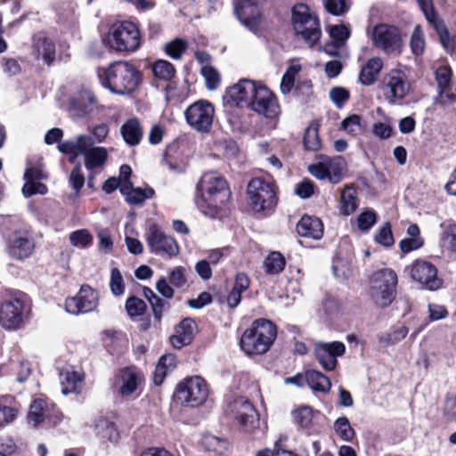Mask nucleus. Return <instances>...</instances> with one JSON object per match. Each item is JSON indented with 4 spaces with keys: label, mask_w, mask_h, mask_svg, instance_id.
Listing matches in <instances>:
<instances>
[{
    "label": "nucleus",
    "mask_w": 456,
    "mask_h": 456,
    "mask_svg": "<svg viewBox=\"0 0 456 456\" xmlns=\"http://www.w3.org/2000/svg\"><path fill=\"white\" fill-rule=\"evenodd\" d=\"M226 180L216 172H206L197 183L195 202L206 216L214 217L230 199Z\"/></svg>",
    "instance_id": "1"
},
{
    "label": "nucleus",
    "mask_w": 456,
    "mask_h": 456,
    "mask_svg": "<svg viewBox=\"0 0 456 456\" xmlns=\"http://www.w3.org/2000/svg\"><path fill=\"white\" fill-rule=\"evenodd\" d=\"M98 77L103 87L118 95L130 94L141 83V72L127 61H114L107 68L100 69Z\"/></svg>",
    "instance_id": "2"
},
{
    "label": "nucleus",
    "mask_w": 456,
    "mask_h": 456,
    "mask_svg": "<svg viewBox=\"0 0 456 456\" xmlns=\"http://www.w3.org/2000/svg\"><path fill=\"white\" fill-rule=\"evenodd\" d=\"M94 141L90 134H79L76 137L59 142L58 150L63 154L69 155V161L75 163L79 155L85 157V166L87 169L101 167L107 159L108 152L103 147H93Z\"/></svg>",
    "instance_id": "3"
},
{
    "label": "nucleus",
    "mask_w": 456,
    "mask_h": 456,
    "mask_svg": "<svg viewBox=\"0 0 456 456\" xmlns=\"http://www.w3.org/2000/svg\"><path fill=\"white\" fill-rule=\"evenodd\" d=\"M277 337L275 324L264 318L255 320L240 338V347L248 355L265 354Z\"/></svg>",
    "instance_id": "4"
},
{
    "label": "nucleus",
    "mask_w": 456,
    "mask_h": 456,
    "mask_svg": "<svg viewBox=\"0 0 456 456\" xmlns=\"http://www.w3.org/2000/svg\"><path fill=\"white\" fill-rule=\"evenodd\" d=\"M379 89L390 105H402L413 92V80L401 69H392L382 77Z\"/></svg>",
    "instance_id": "5"
},
{
    "label": "nucleus",
    "mask_w": 456,
    "mask_h": 456,
    "mask_svg": "<svg viewBox=\"0 0 456 456\" xmlns=\"http://www.w3.org/2000/svg\"><path fill=\"white\" fill-rule=\"evenodd\" d=\"M105 45L118 53L135 52L141 45V35L137 26L130 21L112 24L103 38Z\"/></svg>",
    "instance_id": "6"
},
{
    "label": "nucleus",
    "mask_w": 456,
    "mask_h": 456,
    "mask_svg": "<svg viewBox=\"0 0 456 456\" xmlns=\"http://www.w3.org/2000/svg\"><path fill=\"white\" fill-rule=\"evenodd\" d=\"M292 26L297 36L313 47L321 38L322 29L318 17L305 4H297L292 8Z\"/></svg>",
    "instance_id": "7"
},
{
    "label": "nucleus",
    "mask_w": 456,
    "mask_h": 456,
    "mask_svg": "<svg viewBox=\"0 0 456 456\" xmlns=\"http://www.w3.org/2000/svg\"><path fill=\"white\" fill-rule=\"evenodd\" d=\"M397 275L395 271L384 268L376 271L370 278V294L379 307L388 306L395 299Z\"/></svg>",
    "instance_id": "8"
},
{
    "label": "nucleus",
    "mask_w": 456,
    "mask_h": 456,
    "mask_svg": "<svg viewBox=\"0 0 456 456\" xmlns=\"http://www.w3.org/2000/svg\"><path fill=\"white\" fill-rule=\"evenodd\" d=\"M247 192L249 203L256 212L272 210L277 204L276 186L271 178L251 179Z\"/></svg>",
    "instance_id": "9"
},
{
    "label": "nucleus",
    "mask_w": 456,
    "mask_h": 456,
    "mask_svg": "<svg viewBox=\"0 0 456 456\" xmlns=\"http://www.w3.org/2000/svg\"><path fill=\"white\" fill-rule=\"evenodd\" d=\"M208 396L207 382L200 376L183 379L176 385L174 394L175 399L186 407H198L206 402Z\"/></svg>",
    "instance_id": "10"
},
{
    "label": "nucleus",
    "mask_w": 456,
    "mask_h": 456,
    "mask_svg": "<svg viewBox=\"0 0 456 456\" xmlns=\"http://www.w3.org/2000/svg\"><path fill=\"white\" fill-rule=\"evenodd\" d=\"M373 45L387 54H400L403 48V39L400 29L390 24L376 25L370 34Z\"/></svg>",
    "instance_id": "11"
},
{
    "label": "nucleus",
    "mask_w": 456,
    "mask_h": 456,
    "mask_svg": "<svg viewBox=\"0 0 456 456\" xmlns=\"http://www.w3.org/2000/svg\"><path fill=\"white\" fill-rule=\"evenodd\" d=\"M405 272L415 282L428 290H437L443 286L436 266L429 261L418 258L405 267Z\"/></svg>",
    "instance_id": "12"
},
{
    "label": "nucleus",
    "mask_w": 456,
    "mask_h": 456,
    "mask_svg": "<svg viewBox=\"0 0 456 456\" xmlns=\"http://www.w3.org/2000/svg\"><path fill=\"white\" fill-rule=\"evenodd\" d=\"M145 240L150 251L155 255L172 257L179 253V247L175 239L154 223L148 226Z\"/></svg>",
    "instance_id": "13"
},
{
    "label": "nucleus",
    "mask_w": 456,
    "mask_h": 456,
    "mask_svg": "<svg viewBox=\"0 0 456 456\" xmlns=\"http://www.w3.org/2000/svg\"><path fill=\"white\" fill-rule=\"evenodd\" d=\"M215 108L206 100H199L191 104L184 111L188 125L200 133H208L213 124Z\"/></svg>",
    "instance_id": "14"
},
{
    "label": "nucleus",
    "mask_w": 456,
    "mask_h": 456,
    "mask_svg": "<svg viewBox=\"0 0 456 456\" xmlns=\"http://www.w3.org/2000/svg\"><path fill=\"white\" fill-rule=\"evenodd\" d=\"M248 109L267 119H274L281 113L276 95L262 84L258 87Z\"/></svg>",
    "instance_id": "15"
},
{
    "label": "nucleus",
    "mask_w": 456,
    "mask_h": 456,
    "mask_svg": "<svg viewBox=\"0 0 456 456\" xmlns=\"http://www.w3.org/2000/svg\"><path fill=\"white\" fill-rule=\"evenodd\" d=\"M417 1L428 23L436 30L443 46L451 54L456 53V37H450L444 21L438 18L435 12L432 0Z\"/></svg>",
    "instance_id": "16"
},
{
    "label": "nucleus",
    "mask_w": 456,
    "mask_h": 456,
    "mask_svg": "<svg viewBox=\"0 0 456 456\" xmlns=\"http://www.w3.org/2000/svg\"><path fill=\"white\" fill-rule=\"evenodd\" d=\"M346 353V346L340 341L318 342L314 345V355L322 368L332 371L338 365V357Z\"/></svg>",
    "instance_id": "17"
},
{
    "label": "nucleus",
    "mask_w": 456,
    "mask_h": 456,
    "mask_svg": "<svg viewBox=\"0 0 456 456\" xmlns=\"http://www.w3.org/2000/svg\"><path fill=\"white\" fill-rule=\"evenodd\" d=\"M98 305V295L88 285H82L77 296L66 299L65 309L72 314L94 311Z\"/></svg>",
    "instance_id": "18"
},
{
    "label": "nucleus",
    "mask_w": 456,
    "mask_h": 456,
    "mask_svg": "<svg viewBox=\"0 0 456 456\" xmlns=\"http://www.w3.org/2000/svg\"><path fill=\"white\" fill-rule=\"evenodd\" d=\"M24 305L21 300L11 297L0 304V325L5 330H17L23 321Z\"/></svg>",
    "instance_id": "19"
},
{
    "label": "nucleus",
    "mask_w": 456,
    "mask_h": 456,
    "mask_svg": "<svg viewBox=\"0 0 456 456\" xmlns=\"http://www.w3.org/2000/svg\"><path fill=\"white\" fill-rule=\"evenodd\" d=\"M260 86L253 80L241 79L227 90L226 96L236 106L248 108Z\"/></svg>",
    "instance_id": "20"
},
{
    "label": "nucleus",
    "mask_w": 456,
    "mask_h": 456,
    "mask_svg": "<svg viewBox=\"0 0 456 456\" xmlns=\"http://www.w3.org/2000/svg\"><path fill=\"white\" fill-rule=\"evenodd\" d=\"M259 3L260 0H240L234 7L237 18L245 27L255 33L258 29L261 19Z\"/></svg>",
    "instance_id": "21"
},
{
    "label": "nucleus",
    "mask_w": 456,
    "mask_h": 456,
    "mask_svg": "<svg viewBox=\"0 0 456 456\" xmlns=\"http://www.w3.org/2000/svg\"><path fill=\"white\" fill-rule=\"evenodd\" d=\"M232 411L235 419L244 431L251 432L258 427V414L249 401L244 398L236 399L233 402Z\"/></svg>",
    "instance_id": "22"
},
{
    "label": "nucleus",
    "mask_w": 456,
    "mask_h": 456,
    "mask_svg": "<svg viewBox=\"0 0 456 456\" xmlns=\"http://www.w3.org/2000/svg\"><path fill=\"white\" fill-rule=\"evenodd\" d=\"M319 162L310 165L308 171L319 180L329 179L332 183H338L342 177V170L336 159L320 155Z\"/></svg>",
    "instance_id": "23"
},
{
    "label": "nucleus",
    "mask_w": 456,
    "mask_h": 456,
    "mask_svg": "<svg viewBox=\"0 0 456 456\" xmlns=\"http://www.w3.org/2000/svg\"><path fill=\"white\" fill-rule=\"evenodd\" d=\"M35 248V243L28 232L16 231L8 239L7 252L14 259L22 260L28 257Z\"/></svg>",
    "instance_id": "24"
},
{
    "label": "nucleus",
    "mask_w": 456,
    "mask_h": 456,
    "mask_svg": "<svg viewBox=\"0 0 456 456\" xmlns=\"http://www.w3.org/2000/svg\"><path fill=\"white\" fill-rule=\"evenodd\" d=\"M143 380L142 375L134 368H125L117 375L118 393L122 397H130L135 394Z\"/></svg>",
    "instance_id": "25"
},
{
    "label": "nucleus",
    "mask_w": 456,
    "mask_h": 456,
    "mask_svg": "<svg viewBox=\"0 0 456 456\" xmlns=\"http://www.w3.org/2000/svg\"><path fill=\"white\" fill-rule=\"evenodd\" d=\"M32 54L37 60H42L45 64L51 65L56 56L54 42L41 33L36 35L32 41Z\"/></svg>",
    "instance_id": "26"
},
{
    "label": "nucleus",
    "mask_w": 456,
    "mask_h": 456,
    "mask_svg": "<svg viewBox=\"0 0 456 456\" xmlns=\"http://www.w3.org/2000/svg\"><path fill=\"white\" fill-rule=\"evenodd\" d=\"M318 414V411L306 405H302L291 411L293 423L308 436L315 432V418Z\"/></svg>",
    "instance_id": "27"
},
{
    "label": "nucleus",
    "mask_w": 456,
    "mask_h": 456,
    "mask_svg": "<svg viewBox=\"0 0 456 456\" xmlns=\"http://www.w3.org/2000/svg\"><path fill=\"white\" fill-rule=\"evenodd\" d=\"M85 375L82 370L66 368L60 372L61 392L64 395L79 394L84 387Z\"/></svg>",
    "instance_id": "28"
},
{
    "label": "nucleus",
    "mask_w": 456,
    "mask_h": 456,
    "mask_svg": "<svg viewBox=\"0 0 456 456\" xmlns=\"http://www.w3.org/2000/svg\"><path fill=\"white\" fill-rule=\"evenodd\" d=\"M196 324L191 318H185L176 326L175 334L171 336L170 342L175 348H182L191 343L194 338Z\"/></svg>",
    "instance_id": "29"
},
{
    "label": "nucleus",
    "mask_w": 456,
    "mask_h": 456,
    "mask_svg": "<svg viewBox=\"0 0 456 456\" xmlns=\"http://www.w3.org/2000/svg\"><path fill=\"white\" fill-rule=\"evenodd\" d=\"M71 106L77 116L86 117L99 108L98 100L90 90H82L72 100Z\"/></svg>",
    "instance_id": "30"
},
{
    "label": "nucleus",
    "mask_w": 456,
    "mask_h": 456,
    "mask_svg": "<svg viewBox=\"0 0 456 456\" xmlns=\"http://www.w3.org/2000/svg\"><path fill=\"white\" fill-rule=\"evenodd\" d=\"M297 232L302 237L320 240L323 236V224L318 217L305 215L297 224Z\"/></svg>",
    "instance_id": "31"
},
{
    "label": "nucleus",
    "mask_w": 456,
    "mask_h": 456,
    "mask_svg": "<svg viewBox=\"0 0 456 456\" xmlns=\"http://www.w3.org/2000/svg\"><path fill=\"white\" fill-rule=\"evenodd\" d=\"M120 133L128 145L136 146L142 139L143 128L137 118H131L122 125Z\"/></svg>",
    "instance_id": "32"
},
{
    "label": "nucleus",
    "mask_w": 456,
    "mask_h": 456,
    "mask_svg": "<svg viewBox=\"0 0 456 456\" xmlns=\"http://www.w3.org/2000/svg\"><path fill=\"white\" fill-rule=\"evenodd\" d=\"M120 192L125 196L127 203L131 205L142 204L146 200L151 199L154 195L152 188H134L131 182H126L120 186Z\"/></svg>",
    "instance_id": "33"
},
{
    "label": "nucleus",
    "mask_w": 456,
    "mask_h": 456,
    "mask_svg": "<svg viewBox=\"0 0 456 456\" xmlns=\"http://www.w3.org/2000/svg\"><path fill=\"white\" fill-rule=\"evenodd\" d=\"M382 68L383 61L381 58L373 57L370 59L360 71L359 81L364 86L373 85Z\"/></svg>",
    "instance_id": "34"
},
{
    "label": "nucleus",
    "mask_w": 456,
    "mask_h": 456,
    "mask_svg": "<svg viewBox=\"0 0 456 456\" xmlns=\"http://www.w3.org/2000/svg\"><path fill=\"white\" fill-rule=\"evenodd\" d=\"M47 419H51L48 403L43 399L34 400L28 415V423L37 427Z\"/></svg>",
    "instance_id": "35"
},
{
    "label": "nucleus",
    "mask_w": 456,
    "mask_h": 456,
    "mask_svg": "<svg viewBox=\"0 0 456 456\" xmlns=\"http://www.w3.org/2000/svg\"><path fill=\"white\" fill-rule=\"evenodd\" d=\"M94 433L103 443L116 442L119 436L115 424L105 418H100L95 421Z\"/></svg>",
    "instance_id": "36"
},
{
    "label": "nucleus",
    "mask_w": 456,
    "mask_h": 456,
    "mask_svg": "<svg viewBox=\"0 0 456 456\" xmlns=\"http://www.w3.org/2000/svg\"><path fill=\"white\" fill-rule=\"evenodd\" d=\"M307 385L315 392L328 393L331 383L330 379L322 372L314 370H307L305 374Z\"/></svg>",
    "instance_id": "37"
},
{
    "label": "nucleus",
    "mask_w": 456,
    "mask_h": 456,
    "mask_svg": "<svg viewBox=\"0 0 456 456\" xmlns=\"http://www.w3.org/2000/svg\"><path fill=\"white\" fill-rule=\"evenodd\" d=\"M357 208L358 199L355 189L352 186H346L340 196V214L343 216H350Z\"/></svg>",
    "instance_id": "38"
},
{
    "label": "nucleus",
    "mask_w": 456,
    "mask_h": 456,
    "mask_svg": "<svg viewBox=\"0 0 456 456\" xmlns=\"http://www.w3.org/2000/svg\"><path fill=\"white\" fill-rule=\"evenodd\" d=\"M18 412L13 397L6 395L0 400V428L14 420Z\"/></svg>",
    "instance_id": "39"
},
{
    "label": "nucleus",
    "mask_w": 456,
    "mask_h": 456,
    "mask_svg": "<svg viewBox=\"0 0 456 456\" xmlns=\"http://www.w3.org/2000/svg\"><path fill=\"white\" fill-rule=\"evenodd\" d=\"M286 265L284 256L278 251L271 252L264 261V269L269 275H276L281 273Z\"/></svg>",
    "instance_id": "40"
},
{
    "label": "nucleus",
    "mask_w": 456,
    "mask_h": 456,
    "mask_svg": "<svg viewBox=\"0 0 456 456\" xmlns=\"http://www.w3.org/2000/svg\"><path fill=\"white\" fill-rule=\"evenodd\" d=\"M152 72L157 79L169 81L175 74L174 65L166 60H158L152 65Z\"/></svg>",
    "instance_id": "41"
},
{
    "label": "nucleus",
    "mask_w": 456,
    "mask_h": 456,
    "mask_svg": "<svg viewBox=\"0 0 456 456\" xmlns=\"http://www.w3.org/2000/svg\"><path fill=\"white\" fill-rule=\"evenodd\" d=\"M336 434L345 442H351L355 436V432L351 427L346 417H339L334 422Z\"/></svg>",
    "instance_id": "42"
},
{
    "label": "nucleus",
    "mask_w": 456,
    "mask_h": 456,
    "mask_svg": "<svg viewBox=\"0 0 456 456\" xmlns=\"http://www.w3.org/2000/svg\"><path fill=\"white\" fill-rule=\"evenodd\" d=\"M304 144L306 150L316 151L321 149L322 142L318 134V125L312 123L305 130Z\"/></svg>",
    "instance_id": "43"
},
{
    "label": "nucleus",
    "mask_w": 456,
    "mask_h": 456,
    "mask_svg": "<svg viewBox=\"0 0 456 456\" xmlns=\"http://www.w3.org/2000/svg\"><path fill=\"white\" fill-rule=\"evenodd\" d=\"M436 79L439 94L443 95L451 86L452 70L448 66H441L436 71Z\"/></svg>",
    "instance_id": "44"
},
{
    "label": "nucleus",
    "mask_w": 456,
    "mask_h": 456,
    "mask_svg": "<svg viewBox=\"0 0 456 456\" xmlns=\"http://www.w3.org/2000/svg\"><path fill=\"white\" fill-rule=\"evenodd\" d=\"M126 310L131 318L142 315L146 311L145 302L136 297H130L126 301Z\"/></svg>",
    "instance_id": "45"
},
{
    "label": "nucleus",
    "mask_w": 456,
    "mask_h": 456,
    "mask_svg": "<svg viewBox=\"0 0 456 456\" xmlns=\"http://www.w3.org/2000/svg\"><path fill=\"white\" fill-rule=\"evenodd\" d=\"M361 120L362 118L359 115L352 114L341 122V129L348 134L355 136L362 131Z\"/></svg>",
    "instance_id": "46"
},
{
    "label": "nucleus",
    "mask_w": 456,
    "mask_h": 456,
    "mask_svg": "<svg viewBox=\"0 0 456 456\" xmlns=\"http://www.w3.org/2000/svg\"><path fill=\"white\" fill-rule=\"evenodd\" d=\"M299 66H290L282 77L281 82V91L283 94H289L294 87L295 77L299 72Z\"/></svg>",
    "instance_id": "47"
},
{
    "label": "nucleus",
    "mask_w": 456,
    "mask_h": 456,
    "mask_svg": "<svg viewBox=\"0 0 456 456\" xmlns=\"http://www.w3.org/2000/svg\"><path fill=\"white\" fill-rule=\"evenodd\" d=\"M325 10L335 16H341L349 11L346 0H324Z\"/></svg>",
    "instance_id": "48"
},
{
    "label": "nucleus",
    "mask_w": 456,
    "mask_h": 456,
    "mask_svg": "<svg viewBox=\"0 0 456 456\" xmlns=\"http://www.w3.org/2000/svg\"><path fill=\"white\" fill-rule=\"evenodd\" d=\"M330 36L336 47L342 46L350 36L349 29L345 25H336L330 28Z\"/></svg>",
    "instance_id": "49"
},
{
    "label": "nucleus",
    "mask_w": 456,
    "mask_h": 456,
    "mask_svg": "<svg viewBox=\"0 0 456 456\" xmlns=\"http://www.w3.org/2000/svg\"><path fill=\"white\" fill-rule=\"evenodd\" d=\"M411 50L413 54L420 55L425 49V40L419 25L414 28L410 41Z\"/></svg>",
    "instance_id": "50"
},
{
    "label": "nucleus",
    "mask_w": 456,
    "mask_h": 456,
    "mask_svg": "<svg viewBox=\"0 0 456 456\" xmlns=\"http://www.w3.org/2000/svg\"><path fill=\"white\" fill-rule=\"evenodd\" d=\"M186 49L187 43L180 38L167 43L165 46L167 54L175 60H179Z\"/></svg>",
    "instance_id": "51"
},
{
    "label": "nucleus",
    "mask_w": 456,
    "mask_h": 456,
    "mask_svg": "<svg viewBox=\"0 0 456 456\" xmlns=\"http://www.w3.org/2000/svg\"><path fill=\"white\" fill-rule=\"evenodd\" d=\"M69 240L75 247L86 248L92 244L93 237L87 230L81 229L71 232Z\"/></svg>",
    "instance_id": "52"
},
{
    "label": "nucleus",
    "mask_w": 456,
    "mask_h": 456,
    "mask_svg": "<svg viewBox=\"0 0 456 456\" xmlns=\"http://www.w3.org/2000/svg\"><path fill=\"white\" fill-rule=\"evenodd\" d=\"M375 241L384 247H391L395 240L389 223H386L375 235Z\"/></svg>",
    "instance_id": "53"
},
{
    "label": "nucleus",
    "mask_w": 456,
    "mask_h": 456,
    "mask_svg": "<svg viewBox=\"0 0 456 456\" xmlns=\"http://www.w3.org/2000/svg\"><path fill=\"white\" fill-rule=\"evenodd\" d=\"M201 73L205 77L207 87L209 90L216 89L220 83L218 72L211 66H205L202 68Z\"/></svg>",
    "instance_id": "54"
},
{
    "label": "nucleus",
    "mask_w": 456,
    "mask_h": 456,
    "mask_svg": "<svg viewBox=\"0 0 456 456\" xmlns=\"http://www.w3.org/2000/svg\"><path fill=\"white\" fill-rule=\"evenodd\" d=\"M69 183L74 189L76 194L79 192L85 183V177L82 172L81 164H77L71 171L69 177Z\"/></svg>",
    "instance_id": "55"
},
{
    "label": "nucleus",
    "mask_w": 456,
    "mask_h": 456,
    "mask_svg": "<svg viewBox=\"0 0 456 456\" xmlns=\"http://www.w3.org/2000/svg\"><path fill=\"white\" fill-rule=\"evenodd\" d=\"M349 97L348 90L344 87L337 86L330 91V98L338 108H341L349 100Z\"/></svg>",
    "instance_id": "56"
},
{
    "label": "nucleus",
    "mask_w": 456,
    "mask_h": 456,
    "mask_svg": "<svg viewBox=\"0 0 456 456\" xmlns=\"http://www.w3.org/2000/svg\"><path fill=\"white\" fill-rule=\"evenodd\" d=\"M110 287L115 296H120L124 293L125 285L122 275L118 269L113 268L110 273Z\"/></svg>",
    "instance_id": "57"
},
{
    "label": "nucleus",
    "mask_w": 456,
    "mask_h": 456,
    "mask_svg": "<svg viewBox=\"0 0 456 456\" xmlns=\"http://www.w3.org/2000/svg\"><path fill=\"white\" fill-rule=\"evenodd\" d=\"M47 187L43 183L39 181H31L28 183H25L22 188V193L24 197L28 198L34 194H41L44 195L47 192Z\"/></svg>",
    "instance_id": "58"
},
{
    "label": "nucleus",
    "mask_w": 456,
    "mask_h": 456,
    "mask_svg": "<svg viewBox=\"0 0 456 456\" xmlns=\"http://www.w3.org/2000/svg\"><path fill=\"white\" fill-rule=\"evenodd\" d=\"M377 216L374 211L367 209L363 211L357 219L358 227L363 231H369L376 223Z\"/></svg>",
    "instance_id": "59"
},
{
    "label": "nucleus",
    "mask_w": 456,
    "mask_h": 456,
    "mask_svg": "<svg viewBox=\"0 0 456 456\" xmlns=\"http://www.w3.org/2000/svg\"><path fill=\"white\" fill-rule=\"evenodd\" d=\"M169 281L172 285L182 288L186 284L185 269L182 266L173 268L169 273Z\"/></svg>",
    "instance_id": "60"
},
{
    "label": "nucleus",
    "mask_w": 456,
    "mask_h": 456,
    "mask_svg": "<svg viewBox=\"0 0 456 456\" xmlns=\"http://www.w3.org/2000/svg\"><path fill=\"white\" fill-rule=\"evenodd\" d=\"M423 244V239H412L406 237L400 241L399 247L403 254H407L411 251L420 248Z\"/></svg>",
    "instance_id": "61"
},
{
    "label": "nucleus",
    "mask_w": 456,
    "mask_h": 456,
    "mask_svg": "<svg viewBox=\"0 0 456 456\" xmlns=\"http://www.w3.org/2000/svg\"><path fill=\"white\" fill-rule=\"evenodd\" d=\"M206 444L209 451L222 454L227 449V442L216 436H209L206 439Z\"/></svg>",
    "instance_id": "62"
},
{
    "label": "nucleus",
    "mask_w": 456,
    "mask_h": 456,
    "mask_svg": "<svg viewBox=\"0 0 456 456\" xmlns=\"http://www.w3.org/2000/svg\"><path fill=\"white\" fill-rule=\"evenodd\" d=\"M45 178L46 175L45 174L41 166L28 167L24 173V179L26 183L31 181H40Z\"/></svg>",
    "instance_id": "63"
},
{
    "label": "nucleus",
    "mask_w": 456,
    "mask_h": 456,
    "mask_svg": "<svg viewBox=\"0 0 456 456\" xmlns=\"http://www.w3.org/2000/svg\"><path fill=\"white\" fill-rule=\"evenodd\" d=\"M443 239L451 250L456 252V224H449L446 227Z\"/></svg>",
    "instance_id": "64"
}]
</instances>
